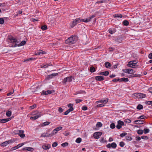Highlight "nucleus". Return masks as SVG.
I'll use <instances>...</instances> for the list:
<instances>
[{
	"mask_svg": "<svg viewBox=\"0 0 152 152\" xmlns=\"http://www.w3.org/2000/svg\"><path fill=\"white\" fill-rule=\"evenodd\" d=\"M77 40V37L75 36H72L69 37L65 41V43L69 45L75 43Z\"/></svg>",
	"mask_w": 152,
	"mask_h": 152,
	"instance_id": "nucleus-1",
	"label": "nucleus"
},
{
	"mask_svg": "<svg viewBox=\"0 0 152 152\" xmlns=\"http://www.w3.org/2000/svg\"><path fill=\"white\" fill-rule=\"evenodd\" d=\"M8 42L10 43L15 44L12 45L11 47H15L17 46L18 45L16 43H17L18 42H17V39L13 37L12 36L9 37L8 38Z\"/></svg>",
	"mask_w": 152,
	"mask_h": 152,
	"instance_id": "nucleus-2",
	"label": "nucleus"
},
{
	"mask_svg": "<svg viewBox=\"0 0 152 152\" xmlns=\"http://www.w3.org/2000/svg\"><path fill=\"white\" fill-rule=\"evenodd\" d=\"M134 96V97L135 98H143L146 96L145 94L140 93H135Z\"/></svg>",
	"mask_w": 152,
	"mask_h": 152,
	"instance_id": "nucleus-3",
	"label": "nucleus"
},
{
	"mask_svg": "<svg viewBox=\"0 0 152 152\" xmlns=\"http://www.w3.org/2000/svg\"><path fill=\"white\" fill-rule=\"evenodd\" d=\"M137 63V62L136 60L130 61L128 62V64H127V65L128 67L134 68V66L136 65L135 64Z\"/></svg>",
	"mask_w": 152,
	"mask_h": 152,
	"instance_id": "nucleus-4",
	"label": "nucleus"
},
{
	"mask_svg": "<svg viewBox=\"0 0 152 152\" xmlns=\"http://www.w3.org/2000/svg\"><path fill=\"white\" fill-rule=\"evenodd\" d=\"M118 124L116 125V127L117 129H119L122 127V126H124V123L122 121L119 120L118 121Z\"/></svg>",
	"mask_w": 152,
	"mask_h": 152,
	"instance_id": "nucleus-5",
	"label": "nucleus"
},
{
	"mask_svg": "<svg viewBox=\"0 0 152 152\" xmlns=\"http://www.w3.org/2000/svg\"><path fill=\"white\" fill-rule=\"evenodd\" d=\"M35 114H37V115L33 117H31L30 118L31 119L36 120L41 116V113L37 111L35 112Z\"/></svg>",
	"mask_w": 152,
	"mask_h": 152,
	"instance_id": "nucleus-6",
	"label": "nucleus"
},
{
	"mask_svg": "<svg viewBox=\"0 0 152 152\" xmlns=\"http://www.w3.org/2000/svg\"><path fill=\"white\" fill-rule=\"evenodd\" d=\"M58 75V73H53L51 75H49L48 76H47L46 79L47 80H49L50 79L52 78L53 77L57 76V75Z\"/></svg>",
	"mask_w": 152,
	"mask_h": 152,
	"instance_id": "nucleus-7",
	"label": "nucleus"
},
{
	"mask_svg": "<svg viewBox=\"0 0 152 152\" xmlns=\"http://www.w3.org/2000/svg\"><path fill=\"white\" fill-rule=\"evenodd\" d=\"M102 134V132H95L94 133V136L95 138L98 139L99 138V136H100Z\"/></svg>",
	"mask_w": 152,
	"mask_h": 152,
	"instance_id": "nucleus-8",
	"label": "nucleus"
},
{
	"mask_svg": "<svg viewBox=\"0 0 152 152\" xmlns=\"http://www.w3.org/2000/svg\"><path fill=\"white\" fill-rule=\"evenodd\" d=\"M123 71L124 72L128 74H132L133 73V70L131 69H123Z\"/></svg>",
	"mask_w": 152,
	"mask_h": 152,
	"instance_id": "nucleus-9",
	"label": "nucleus"
},
{
	"mask_svg": "<svg viewBox=\"0 0 152 152\" xmlns=\"http://www.w3.org/2000/svg\"><path fill=\"white\" fill-rule=\"evenodd\" d=\"M19 133L18 134L19 136L22 138H23L25 136V134H24V131L23 130H19L18 131Z\"/></svg>",
	"mask_w": 152,
	"mask_h": 152,
	"instance_id": "nucleus-10",
	"label": "nucleus"
},
{
	"mask_svg": "<svg viewBox=\"0 0 152 152\" xmlns=\"http://www.w3.org/2000/svg\"><path fill=\"white\" fill-rule=\"evenodd\" d=\"M52 93V91L50 90H47L46 91H43L41 95H47L48 94H50Z\"/></svg>",
	"mask_w": 152,
	"mask_h": 152,
	"instance_id": "nucleus-11",
	"label": "nucleus"
},
{
	"mask_svg": "<svg viewBox=\"0 0 152 152\" xmlns=\"http://www.w3.org/2000/svg\"><path fill=\"white\" fill-rule=\"evenodd\" d=\"M96 80L98 81H102L104 80V77L103 76H98L95 77Z\"/></svg>",
	"mask_w": 152,
	"mask_h": 152,
	"instance_id": "nucleus-12",
	"label": "nucleus"
},
{
	"mask_svg": "<svg viewBox=\"0 0 152 152\" xmlns=\"http://www.w3.org/2000/svg\"><path fill=\"white\" fill-rule=\"evenodd\" d=\"M108 31L110 34H113L116 31L115 28H110L108 30Z\"/></svg>",
	"mask_w": 152,
	"mask_h": 152,
	"instance_id": "nucleus-13",
	"label": "nucleus"
},
{
	"mask_svg": "<svg viewBox=\"0 0 152 152\" xmlns=\"http://www.w3.org/2000/svg\"><path fill=\"white\" fill-rule=\"evenodd\" d=\"M134 123L136 124H141L144 123V120H137L134 121Z\"/></svg>",
	"mask_w": 152,
	"mask_h": 152,
	"instance_id": "nucleus-14",
	"label": "nucleus"
},
{
	"mask_svg": "<svg viewBox=\"0 0 152 152\" xmlns=\"http://www.w3.org/2000/svg\"><path fill=\"white\" fill-rule=\"evenodd\" d=\"M108 99L107 98L105 99L101 100L99 101H97V102L102 103L103 104H105L108 102Z\"/></svg>",
	"mask_w": 152,
	"mask_h": 152,
	"instance_id": "nucleus-15",
	"label": "nucleus"
},
{
	"mask_svg": "<svg viewBox=\"0 0 152 152\" xmlns=\"http://www.w3.org/2000/svg\"><path fill=\"white\" fill-rule=\"evenodd\" d=\"M118 81L119 82L124 81L126 82L128 81L129 80L127 78L123 77L121 79L118 78Z\"/></svg>",
	"mask_w": 152,
	"mask_h": 152,
	"instance_id": "nucleus-16",
	"label": "nucleus"
},
{
	"mask_svg": "<svg viewBox=\"0 0 152 152\" xmlns=\"http://www.w3.org/2000/svg\"><path fill=\"white\" fill-rule=\"evenodd\" d=\"M109 72L108 71H105L103 72H100L99 74V75H102L107 76L109 74Z\"/></svg>",
	"mask_w": 152,
	"mask_h": 152,
	"instance_id": "nucleus-17",
	"label": "nucleus"
},
{
	"mask_svg": "<svg viewBox=\"0 0 152 152\" xmlns=\"http://www.w3.org/2000/svg\"><path fill=\"white\" fill-rule=\"evenodd\" d=\"M10 118H9L7 119H0V123H5L10 120Z\"/></svg>",
	"mask_w": 152,
	"mask_h": 152,
	"instance_id": "nucleus-18",
	"label": "nucleus"
},
{
	"mask_svg": "<svg viewBox=\"0 0 152 152\" xmlns=\"http://www.w3.org/2000/svg\"><path fill=\"white\" fill-rule=\"evenodd\" d=\"M77 23L75 20V19L72 22L70 23V27L72 28H73L77 24Z\"/></svg>",
	"mask_w": 152,
	"mask_h": 152,
	"instance_id": "nucleus-19",
	"label": "nucleus"
},
{
	"mask_svg": "<svg viewBox=\"0 0 152 152\" xmlns=\"http://www.w3.org/2000/svg\"><path fill=\"white\" fill-rule=\"evenodd\" d=\"M46 53V52L43 51L42 50H39V51H38L36 53V55H41V54H45Z\"/></svg>",
	"mask_w": 152,
	"mask_h": 152,
	"instance_id": "nucleus-20",
	"label": "nucleus"
},
{
	"mask_svg": "<svg viewBox=\"0 0 152 152\" xmlns=\"http://www.w3.org/2000/svg\"><path fill=\"white\" fill-rule=\"evenodd\" d=\"M50 145H43L42 146V148H43L45 150L48 149L49 148H50Z\"/></svg>",
	"mask_w": 152,
	"mask_h": 152,
	"instance_id": "nucleus-21",
	"label": "nucleus"
},
{
	"mask_svg": "<svg viewBox=\"0 0 152 152\" xmlns=\"http://www.w3.org/2000/svg\"><path fill=\"white\" fill-rule=\"evenodd\" d=\"M95 16V15H92L91 17H88V18H87L86 19V21L88 22L90 21H91V20L93 18H94Z\"/></svg>",
	"mask_w": 152,
	"mask_h": 152,
	"instance_id": "nucleus-22",
	"label": "nucleus"
},
{
	"mask_svg": "<svg viewBox=\"0 0 152 152\" xmlns=\"http://www.w3.org/2000/svg\"><path fill=\"white\" fill-rule=\"evenodd\" d=\"M57 132V130H56L55 129L52 132L51 134H49V135L50 136H51L56 134Z\"/></svg>",
	"mask_w": 152,
	"mask_h": 152,
	"instance_id": "nucleus-23",
	"label": "nucleus"
},
{
	"mask_svg": "<svg viewBox=\"0 0 152 152\" xmlns=\"http://www.w3.org/2000/svg\"><path fill=\"white\" fill-rule=\"evenodd\" d=\"M105 67L106 68H109L111 66V64L109 62H106L105 63Z\"/></svg>",
	"mask_w": 152,
	"mask_h": 152,
	"instance_id": "nucleus-24",
	"label": "nucleus"
},
{
	"mask_svg": "<svg viewBox=\"0 0 152 152\" xmlns=\"http://www.w3.org/2000/svg\"><path fill=\"white\" fill-rule=\"evenodd\" d=\"M113 16L114 18H122V15L121 14H115L113 15Z\"/></svg>",
	"mask_w": 152,
	"mask_h": 152,
	"instance_id": "nucleus-25",
	"label": "nucleus"
},
{
	"mask_svg": "<svg viewBox=\"0 0 152 152\" xmlns=\"http://www.w3.org/2000/svg\"><path fill=\"white\" fill-rule=\"evenodd\" d=\"M83 20V19H81L80 18H77L75 19V20L76 21L77 24L80 23L81 22H82Z\"/></svg>",
	"mask_w": 152,
	"mask_h": 152,
	"instance_id": "nucleus-26",
	"label": "nucleus"
},
{
	"mask_svg": "<svg viewBox=\"0 0 152 152\" xmlns=\"http://www.w3.org/2000/svg\"><path fill=\"white\" fill-rule=\"evenodd\" d=\"M23 150H27L28 151H32L33 150V148L31 147H26L23 148Z\"/></svg>",
	"mask_w": 152,
	"mask_h": 152,
	"instance_id": "nucleus-27",
	"label": "nucleus"
},
{
	"mask_svg": "<svg viewBox=\"0 0 152 152\" xmlns=\"http://www.w3.org/2000/svg\"><path fill=\"white\" fill-rule=\"evenodd\" d=\"M26 44V42L25 40L22 41L20 44L19 45H18L17 46H23L25 45Z\"/></svg>",
	"mask_w": 152,
	"mask_h": 152,
	"instance_id": "nucleus-28",
	"label": "nucleus"
},
{
	"mask_svg": "<svg viewBox=\"0 0 152 152\" xmlns=\"http://www.w3.org/2000/svg\"><path fill=\"white\" fill-rule=\"evenodd\" d=\"M8 144H9L8 141H6V142H5L2 143L1 144V146L4 147V146H6Z\"/></svg>",
	"mask_w": 152,
	"mask_h": 152,
	"instance_id": "nucleus-29",
	"label": "nucleus"
},
{
	"mask_svg": "<svg viewBox=\"0 0 152 152\" xmlns=\"http://www.w3.org/2000/svg\"><path fill=\"white\" fill-rule=\"evenodd\" d=\"M147 118V117H146V116H145L144 115H142L140 116L139 117H138L137 119H138L141 120V119H146Z\"/></svg>",
	"mask_w": 152,
	"mask_h": 152,
	"instance_id": "nucleus-30",
	"label": "nucleus"
},
{
	"mask_svg": "<svg viewBox=\"0 0 152 152\" xmlns=\"http://www.w3.org/2000/svg\"><path fill=\"white\" fill-rule=\"evenodd\" d=\"M67 81L69 82H71L72 81V76L69 77H66Z\"/></svg>",
	"mask_w": 152,
	"mask_h": 152,
	"instance_id": "nucleus-31",
	"label": "nucleus"
},
{
	"mask_svg": "<svg viewBox=\"0 0 152 152\" xmlns=\"http://www.w3.org/2000/svg\"><path fill=\"white\" fill-rule=\"evenodd\" d=\"M123 24L125 26H127L129 24V22L127 20H124L123 22Z\"/></svg>",
	"mask_w": 152,
	"mask_h": 152,
	"instance_id": "nucleus-32",
	"label": "nucleus"
},
{
	"mask_svg": "<svg viewBox=\"0 0 152 152\" xmlns=\"http://www.w3.org/2000/svg\"><path fill=\"white\" fill-rule=\"evenodd\" d=\"M90 70L91 72H94L95 71L96 69L94 67L91 66L90 68Z\"/></svg>",
	"mask_w": 152,
	"mask_h": 152,
	"instance_id": "nucleus-33",
	"label": "nucleus"
},
{
	"mask_svg": "<svg viewBox=\"0 0 152 152\" xmlns=\"http://www.w3.org/2000/svg\"><path fill=\"white\" fill-rule=\"evenodd\" d=\"M11 112L10 111H9L6 112V114L7 116L9 117L11 115Z\"/></svg>",
	"mask_w": 152,
	"mask_h": 152,
	"instance_id": "nucleus-34",
	"label": "nucleus"
},
{
	"mask_svg": "<svg viewBox=\"0 0 152 152\" xmlns=\"http://www.w3.org/2000/svg\"><path fill=\"white\" fill-rule=\"evenodd\" d=\"M81 141H82L81 138L80 137H79V138H77L76 139L75 141L77 143H79L81 142Z\"/></svg>",
	"mask_w": 152,
	"mask_h": 152,
	"instance_id": "nucleus-35",
	"label": "nucleus"
},
{
	"mask_svg": "<svg viewBox=\"0 0 152 152\" xmlns=\"http://www.w3.org/2000/svg\"><path fill=\"white\" fill-rule=\"evenodd\" d=\"M41 28L42 30H45L47 29V27L46 25H43L41 27Z\"/></svg>",
	"mask_w": 152,
	"mask_h": 152,
	"instance_id": "nucleus-36",
	"label": "nucleus"
},
{
	"mask_svg": "<svg viewBox=\"0 0 152 152\" xmlns=\"http://www.w3.org/2000/svg\"><path fill=\"white\" fill-rule=\"evenodd\" d=\"M137 108L138 110H141L143 108V106L140 104L138 105Z\"/></svg>",
	"mask_w": 152,
	"mask_h": 152,
	"instance_id": "nucleus-37",
	"label": "nucleus"
},
{
	"mask_svg": "<svg viewBox=\"0 0 152 152\" xmlns=\"http://www.w3.org/2000/svg\"><path fill=\"white\" fill-rule=\"evenodd\" d=\"M102 126V124L100 122H98L96 124V126L98 127H100Z\"/></svg>",
	"mask_w": 152,
	"mask_h": 152,
	"instance_id": "nucleus-38",
	"label": "nucleus"
},
{
	"mask_svg": "<svg viewBox=\"0 0 152 152\" xmlns=\"http://www.w3.org/2000/svg\"><path fill=\"white\" fill-rule=\"evenodd\" d=\"M141 75H137L136 74H133L132 75V76H131V77H141Z\"/></svg>",
	"mask_w": 152,
	"mask_h": 152,
	"instance_id": "nucleus-39",
	"label": "nucleus"
},
{
	"mask_svg": "<svg viewBox=\"0 0 152 152\" xmlns=\"http://www.w3.org/2000/svg\"><path fill=\"white\" fill-rule=\"evenodd\" d=\"M111 145L112 148H115L117 146V145L115 142H113L111 144Z\"/></svg>",
	"mask_w": 152,
	"mask_h": 152,
	"instance_id": "nucleus-40",
	"label": "nucleus"
},
{
	"mask_svg": "<svg viewBox=\"0 0 152 152\" xmlns=\"http://www.w3.org/2000/svg\"><path fill=\"white\" fill-rule=\"evenodd\" d=\"M50 122L46 121V122H45L43 123L42 124V125L43 126H46L49 125V124H50Z\"/></svg>",
	"mask_w": 152,
	"mask_h": 152,
	"instance_id": "nucleus-41",
	"label": "nucleus"
},
{
	"mask_svg": "<svg viewBox=\"0 0 152 152\" xmlns=\"http://www.w3.org/2000/svg\"><path fill=\"white\" fill-rule=\"evenodd\" d=\"M115 124L114 123H112L110 126V127L112 129H113L115 128Z\"/></svg>",
	"mask_w": 152,
	"mask_h": 152,
	"instance_id": "nucleus-42",
	"label": "nucleus"
},
{
	"mask_svg": "<svg viewBox=\"0 0 152 152\" xmlns=\"http://www.w3.org/2000/svg\"><path fill=\"white\" fill-rule=\"evenodd\" d=\"M144 132L145 134L148 133L149 132V129L145 128L144 130Z\"/></svg>",
	"mask_w": 152,
	"mask_h": 152,
	"instance_id": "nucleus-43",
	"label": "nucleus"
},
{
	"mask_svg": "<svg viewBox=\"0 0 152 152\" xmlns=\"http://www.w3.org/2000/svg\"><path fill=\"white\" fill-rule=\"evenodd\" d=\"M68 144H69L68 142H65L63 143H62L61 144V145L63 147H65V146H68Z\"/></svg>",
	"mask_w": 152,
	"mask_h": 152,
	"instance_id": "nucleus-44",
	"label": "nucleus"
},
{
	"mask_svg": "<svg viewBox=\"0 0 152 152\" xmlns=\"http://www.w3.org/2000/svg\"><path fill=\"white\" fill-rule=\"evenodd\" d=\"M143 132V131L142 129H139L137 130V133L138 134H142Z\"/></svg>",
	"mask_w": 152,
	"mask_h": 152,
	"instance_id": "nucleus-45",
	"label": "nucleus"
},
{
	"mask_svg": "<svg viewBox=\"0 0 152 152\" xmlns=\"http://www.w3.org/2000/svg\"><path fill=\"white\" fill-rule=\"evenodd\" d=\"M119 145L121 147H123L125 145V143L124 142L121 141L120 142Z\"/></svg>",
	"mask_w": 152,
	"mask_h": 152,
	"instance_id": "nucleus-46",
	"label": "nucleus"
},
{
	"mask_svg": "<svg viewBox=\"0 0 152 152\" xmlns=\"http://www.w3.org/2000/svg\"><path fill=\"white\" fill-rule=\"evenodd\" d=\"M4 20L3 18H0V24H3L4 23Z\"/></svg>",
	"mask_w": 152,
	"mask_h": 152,
	"instance_id": "nucleus-47",
	"label": "nucleus"
},
{
	"mask_svg": "<svg viewBox=\"0 0 152 152\" xmlns=\"http://www.w3.org/2000/svg\"><path fill=\"white\" fill-rule=\"evenodd\" d=\"M41 136L42 137H49L50 136L49 135V134H42Z\"/></svg>",
	"mask_w": 152,
	"mask_h": 152,
	"instance_id": "nucleus-48",
	"label": "nucleus"
},
{
	"mask_svg": "<svg viewBox=\"0 0 152 152\" xmlns=\"http://www.w3.org/2000/svg\"><path fill=\"white\" fill-rule=\"evenodd\" d=\"M126 139L128 140H132V138L129 136H126Z\"/></svg>",
	"mask_w": 152,
	"mask_h": 152,
	"instance_id": "nucleus-49",
	"label": "nucleus"
},
{
	"mask_svg": "<svg viewBox=\"0 0 152 152\" xmlns=\"http://www.w3.org/2000/svg\"><path fill=\"white\" fill-rule=\"evenodd\" d=\"M127 133L126 132H123L120 134V136L121 137H123L127 135Z\"/></svg>",
	"mask_w": 152,
	"mask_h": 152,
	"instance_id": "nucleus-50",
	"label": "nucleus"
},
{
	"mask_svg": "<svg viewBox=\"0 0 152 152\" xmlns=\"http://www.w3.org/2000/svg\"><path fill=\"white\" fill-rule=\"evenodd\" d=\"M24 145V143H22L20 144H19L18 145H17L16 146L17 147V149L18 148H19L20 147L22 146L23 145Z\"/></svg>",
	"mask_w": 152,
	"mask_h": 152,
	"instance_id": "nucleus-51",
	"label": "nucleus"
},
{
	"mask_svg": "<svg viewBox=\"0 0 152 152\" xmlns=\"http://www.w3.org/2000/svg\"><path fill=\"white\" fill-rule=\"evenodd\" d=\"M58 143L57 142H55L53 143L52 145V146L53 147H55L57 146Z\"/></svg>",
	"mask_w": 152,
	"mask_h": 152,
	"instance_id": "nucleus-52",
	"label": "nucleus"
},
{
	"mask_svg": "<svg viewBox=\"0 0 152 152\" xmlns=\"http://www.w3.org/2000/svg\"><path fill=\"white\" fill-rule=\"evenodd\" d=\"M48 66V64H44L43 66H41V68H46Z\"/></svg>",
	"mask_w": 152,
	"mask_h": 152,
	"instance_id": "nucleus-53",
	"label": "nucleus"
},
{
	"mask_svg": "<svg viewBox=\"0 0 152 152\" xmlns=\"http://www.w3.org/2000/svg\"><path fill=\"white\" fill-rule=\"evenodd\" d=\"M145 103L146 104H148V105H151L152 106V101H146L145 102Z\"/></svg>",
	"mask_w": 152,
	"mask_h": 152,
	"instance_id": "nucleus-54",
	"label": "nucleus"
},
{
	"mask_svg": "<svg viewBox=\"0 0 152 152\" xmlns=\"http://www.w3.org/2000/svg\"><path fill=\"white\" fill-rule=\"evenodd\" d=\"M67 78L66 77H65V78L64 79V80H63V81L62 82L64 84H66V83L67 82Z\"/></svg>",
	"mask_w": 152,
	"mask_h": 152,
	"instance_id": "nucleus-55",
	"label": "nucleus"
},
{
	"mask_svg": "<svg viewBox=\"0 0 152 152\" xmlns=\"http://www.w3.org/2000/svg\"><path fill=\"white\" fill-rule=\"evenodd\" d=\"M83 101L82 100H81L80 99H76L75 101L76 102L77 104L79 102H81Z\"/></svg>",
	"mask_w": 152,
	"mask_h": 152,
	"instance_id": "nucleus-56",
	"label": "nucleus"
},
{
	"mask_svg": "<svg viewBox=\"0 0 152 152\" xmlns=\"http://www.w3.org/2000/svg\"><path fill=\"white\" fill-rule=\"evenodd\" d=\"M36 106V104H34L33 105L31 106L30 107V108L31 109H34L35 107Z\"/></svg>",
	"mask_w": 152,
	"mask_h": 152,
	"instance_id": "nucleus-57",
	"label": "nucleus"
},
{
	"mask_svg": "<svg viewBox=\"0 0 152 152\" xmlns=\"http://www.w3.org/2000/svg\"><path fill=\"white\" fill-rule=\"evenodd\" d=\"M62 128V127H61V126H58L55 129H56V130H57V132H58V131H59L61 130Z\"/></svg>",
	"mask_w": 152,
	"mask_h": 152,
	"instance_id": "nucleus-58",
	"label": "nucleus"
},
{
	"mask_svg": "<svg viewBox=\"0 0 152 152\" xmlns=\"http://www.w3.org/2000/svg\"><path fill=\"white\" fill-rule=\"evenodd\" d=\"M125 122L127 123H130L131 122V121L129 119H125L124 121Z\"/></svg>",
	"mask_w": 152,
	"mask_h": 152,
	"instance_id": "nucleus-59",
	"label": "nucleus"
},
{
	"mask_svg": "<svg viewBox=\"0 0 152 152\" xmlns=\"http://www.w3.org/2000/svg\"><path fill=\"white\" fill-rule=\"evenodd\" d=\"M87 107L86 106H83L82 107V109L83 110H86L87 109Z\"/></svg>",
	"mask_w": 152,
	"mask_h": 152,
	"instance_id": "nucleus-60",
	"label": "nucleus"
},
{
	"mask_svg": "<svg viewBox=\"0 0 152 152\" xmlns=\"http://www.w3.org/2000/svg\"><path fill=\"white\" fill-rule=\"evenodd\" d=\"M105 105V104L102 103V104H98L97 105V106L98 107H103V106H104Z\"/></svg>",
	"mask_w": 152,
	"mask_h": 152,
	"instance_id": "nucleus-61",
	"label": "nucleus"
},
{
	"mask_svg": "<svg viewBox=\"0 0 152 152\" xmlns=\"http://www.w3.org/2000/svg\"><path fill=\"white\" fill-rule=\"evenodd\" d=\"M121 39V38H117V39H116L115 40L116 41L120 42H121L120 41L122 40Z\"/></svg>",
	"mask_w": 152,
	"mask_h": 152,
	"instance_id": "nucleus-62",
	"label": "nucleus"
},
{
	"mask_svg": "<svg viewBox=\"0 0 152 152\" xmlns=\"http://www.w3.org/2000/svg\"><path fill=\"white\" fill-rule=\"evenodd\" d=\"M58 111L60 113H61L63 111V109L61 107H59L58 109Z\"/></svg>",
	"mask_w": 152,
	"mask_h": 152,
	"instance_id": "nucleus-63",
	"label": "nucleus"
},
{
	"mask_svg": "<svg viewBox=\"0 0 152 152\" xmlns=\"http://www.w3.org/2000/svg\"><path fill=\"white\" fill-rule=\"evenodd\" d=\"M148 57L150 59H152V53H150Z\"/></svg>",
	"mask_w": 152,
	"mask_h": 152,
	"instance_id": "nucleus-64",
	"label": "nucleus"
}]
</instances>
